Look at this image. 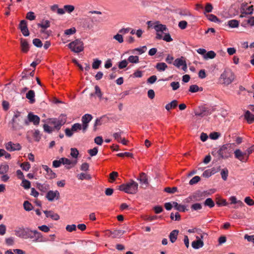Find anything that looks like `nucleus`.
<instances>
[{
    "label": "nucleus",
    "mask_w": 254,
    "mask_h": 254,
    "mask_svg": "<svg viewBox=\"0 0 254 254\" xmlns=\"http://www.w3.org/2000/svg\"><path fill=\"white\" fill-rule=\"evenodd\" d=\"M24 125H28V121L19 112H16L12 119V129L16 130L21 129Z\"/></svg>",
    "instance_id": "f257e3e1"
},
{
    "label": "nucleus",
    "mask_w": 254,
    "mask_h": 254,
    "mask_svg": "<svg viewBox=\"0 0 254 254\" xmlns=\"http://www.w3.org/2000/svg\"><path fill=\"white\" fill-rule=\"evenodd\" d=\"M138 189V183L133 180H130L129 182L120 185L118 188L120 190L132 194L136 193Z\"/></svg>",
    "instance_id": "f03ea898"
},
{
    "label": "nucleus",
    "mask_w": 254,
    "mask_h": 254,
    "mask_svg": "<svg viewBox=\"0 0 254 254\" xmlns=\"http://www.w3.org/2000/svg\"><path fill=\"white\" fill-rule=\"evenodd\" d=\"M234 144L227 143L222 145L218 150V154L222 159H227L231 156Z\"/></svg>",
    "instance_id": "7ed1b4c3"
},
{
    "label": "nucleus",
    "mask_w": 254,
    "mask_h": 254,
    "mask_svg": "<svg viewBox=\"0 0 254 254\" xmlns=\"http://www.w3.org/2000/svg\"><path fill=\"white\" fill-rule=\"evenodd\" d=\"M68 47L73 52L78 53L83 51V42L81 39H76L67 45Z\"/></svg>",
    "instance_id": "20e7f679"
},
{
    "label": "nucleus",
    "mask_w": 254,
    "mask_h": 254,
    "mask_svg": "<svg viewBox=\"0 0 254 254\" xmlns=\"http://www.w3.org/2000/svg\"><path fill=\"white\" fill-rule=\"evenodd\" d=\"M220 78L223 79V84L229 85L234 80L235 75L231 70L226 69L221 74Z\"/></svg>",
    "instance_id": "39448f33"
},
{
    "label": "nucleus",
    "mask_w": 254,
    "mask_h": 254,
    "mask_svg": "<svg viewBox=\"0 0 254 254\" xmlns=\"http://www.w3.org/2000/svg\"><path fill=\"white\" fill-rule=\"evenodd\" d=\"M66 122V117L64 115H61L58 119H50V124L54 126V129L57 130L60 129L61 127Z\"/></svg>",
    "instance_id": "423d86ee"
},
{
    "label": "nucleus",
    "mask_w": 254,
    "mask_h": 254,
    "mask_svg": "<svg viewBox=\"0 0 254 254\" xmlns=\"http://www.w3.org/2000/svg\"><path fill=\"white\" fill-rule=\"evenodd\" d=\"M206 194L207 193L206 191H201L200 190L196 191L187 198V201H201L206 197Z\"/></svg>",
    "instance_id": "0eeeda50"
},
{
    "label": "nucleus",
    "mask_w": 254,
    "mask_h": 254,
    "mask_svg": "<svg viewBox=\"0 0 254 254\" xmlns=\"http://www.w3.org/2000/svg\"><path fill=\"white\" fill-rule=\"evenodd\" d=\"M154 28L156 31V39H161L163 37L162 34L160 32H164L168 31L165 25L160 23L159 21H156L154 22Z\"/></svg>",
    "instance_id": "6e6552de"
},
{
    "label": "nucleus",
    "mask_w": 254,
    "mask_h": 254,
    "mask_svg": "<svg viewBox=\"0 0 254 254\" xmlns=\"http://www.w3.org/2000/svg\"><path fill=\"white\" fill-rule=\"evenodd\" d=\"M194 115L201 118L207 116L211 114V111L209 108L201 106L194 110Z\"/></svg>",
    "instance_id": "1a4fd4ad"
},
{
    "label": "nucleus",
    "mask_w": 254,
    "mask_h": 254,
    "mask_svg": "<svg viewBox=\"0 0 254 254\" xmlns=\"http://www.w3.org/2000/svg\"><path fill=\"white\" fill-rule=\"evenodd\" d=\"M21 77V78L19 81V83L20 85L23 86H30L31 88L33 87L32 85L34 83L33 79H31L25 75V73H22Z\"/></svg>",
    "instance_id": "9d476101"
},
{
    "label": "nucleus",
    "mask_w": 254,
    "mask_h": 254,
    "mask_svg": "<svg viewBox=\"0 0 254 254\" xmlns=\"http://www.w3.org/2000/svg\"><path fill=\"white\" fill-rule=\"evenodd\" d=\"M30 232L31 233H29L28 236H27V239H33V241L34 242L43 241V237L40 232H39L37 230H31Z\"/></svg>",
    "instance_id": "9b49d317"
},
{
    "label": "nucleus",
    "mask_w": 254,
    "mask_h": 254,
    "mask_svg": "<svg viewBox=\"0 0 254 254\" xmlns=\"http://www.w3.org/2000/svg\"><path fill=\"white\" fill-rule=\"evenodd\" d=\"M30 230L27 228H18L15 230V234L18 237L27 239Z\"/></svg>",
    "instance_id": "f8f14e48"
},
{
    "label": "nucleus",
    "mask_w": 254,
    "mask_h": 254,
    "mask_svg": "<svg viewBox=\"0 0 254 254\" xmlns=\"http://www.w3.org/2000/svg\"><path fill=\"white\" fill-rule=\"evenodd\" d=\"M46 198L50 201H53L55 199L58 200L60 198V194L58 190H49L47 192L46 195Z\"/></svg>",
    "instance_id": "ddd939ff"
},
{
    "label": "nucleus",
    "mask_w": 254,
    "mask_h": 254,
    "mask_svg": "<svg viewBox=\"0 0 254 254\" xmlns=\"http://www.w3.org/2000/svg\"><path fill=\"white\" fill-rule=\"evenodd\" d=\"M236 158L243 162H246L248 159L246 152H243L240 149H237L234 151Z\"/></svg>",
    "instance_id": "4468645a"
},
{
    "label": "nucleus",
    "mask_w": 254,
    "mask_h": 254,
    "mask_svg": "<svg viewBox=\"0 0 254 254\" xmlns=\"http://www.w3.org/2000/svg\"><path fill=\"white\" fill-rule=\"evenodd\" d=\"M21 148V147L19 143H13L11 141H9L5 144V148L9 151L20 150Z\"/></svg>",
    "instance_id": "2eb2a0df"
},
{
    "label": "nucleus",
    "mask_w": 254,
    "mask_h": 254,
    "mask_svg": "<svg viewBox=\"0 0 254 254\" xmlns=\"http://www.w3.org/2000/svg\"><path fill=\"white\" fill-rule=\"evenodd\" d=\"M19 27L21 32L24 36H28L29 35V32L27 28V21L26 20H21Z\"/></svg>",
    "instance_id": "dca6fc26"
},
{
    "label": "nucleus",
    "mask_w": 254,
    "mask_h": 254,
    "mask_svg": "<svg viewBox=\"0 0 254 254\" xmlns=\"http://www.w3.org/2000/svg\"><path fill=\"white\" fill-rule=\"evenodd\" d=\"M61 161L63 165H65V168L67 169H69L72 167L74 166L76 163V161H71L66 158L63 157L61 158Z\"/></svg>",
    "instance_id": "f3484780"
},
{
    "label": "nucleus",
    "mask_w": 254,
    "mask_h": 254,
    "mask_svg": "<svg viewBox=\"0 0 254 254\" xmlns=\"http://www.w3.org/2000/svg\"><path fill=\"white\" fill-rule=\"evenodd\" d=\"M27 118L28 119L27 120L28 121V123L32 122L34 125H38L39 124L40 118L38 116L35 115L32 113H30L28 114Z\"/></svg>",
    "instance_id": "a211bd4d"
},
{
    "label": "nucleus",
    "mask_w": 254,
    "mask_h": 254,
    "mask_svg": "<svg viewBox=\"0 0 254 254\" xmlns=\"http://www.w3.org/2000/svg\"><path fill=\"white\" fill-rule=\"evenodd\" d=\"M20 47L22 52L26 53L29 50V45L27 41L23 38L20 39Z\"/></svg>",
    "instance_id": "6ab92c4d"
},
{
    "label": "nucleus",
    "mask_w": 254,
    "mask_h": 254,
    "mask_svg": "<svg viewBox=\"0 0 254 254\" xmlns=\"http://www.w3.org/2000/svg\"><path fill=\"white\" fill-rule=\"evenodd\" d=\"M138 181L143 185L145 186V187H147L149 185V182L148 181V177L144 173H141L139 175V177L137 179Z\"/></svg>",
    "instance_id": "aec40b11"
},
{
    "label": "nucleus",
    "mask_w": 254,
    "mask_h": 254,
    "mask_svg": "<svg viewBox=\"0 0 254 254\" xmlns=\"http://www.w3.org/2000/svg\"><path fill=\"white\" fill-rule=\"evenodd\" d=\"M35 92L34 90H30L26 94V98L29 100L30 104L35 102Z\"/></svg>",
    "instance_id": "412c9836"
},
{
    "label": "nucleus",
    "mask_w": 254,
    "mask_h": 254,
    "mask_svg": "<svg viewBox=\"0 0 254 254\" xmlns=\"http://www.w3.org/2000/svg\"><path fill=\"white\" fill-rule=\"evenodd\" d=\"M196 238L197 240L194 241L191 243V246L194 249H198L203 246L204 243L198 236H196Z\"/></svg>",
    "instance_id": "4be33fe9"
},
{
    "label": "nucleus",
    "mask_w": 254,
    "mask_h": 254,
    "mask_svg": "<svg viewBox=\"0 0 254 254\" xmlns=\"http://www.w3.org/2000/svg\"><path fill=\"white\" fill-rule=\"evenodd\" d=\"M36 184L37 188L39 190L43 192L48 191L50 189V186L47 183L41 184L39 183H37Z\"/></svg>",
    "instance_id": "5701e85b"
},
{
    "label": "nucleus",
    "mask_w": 254,
    "mask_h": 254,
    "mask_svg": "<svg viewBox=\"0 0 254 254\" xmlns=\"http://www.w3.org/2000/svg\"><path fill=\"white\" fill-rule=\"evenodd\" d=\"M47 217H50L54 220H58L60 219V216L57 213H55L52 211H44Z\"/></svg>",
    "instance_id": "b1692460"
},
{
    "label": "nucleus",
    "mask_w": 254,
    "mask_h": 254,
    "mask_svg": "<svg viewBox=\"0 0 254 254\" xmlns=\"http://www.w3.org/2000/svg\"><path fill=\"white\" fill-rule=\"evenodd\" d=\"M109 234L110 235H113V238H120L125 233L124 231L121 230H116L114 231H111L110 230H108Z\"/></svg>",
    "instance_id": "393cba45"
},
{
    "label": "nucleus",
    "mask_w": 254,
    "mask_h": 254,
    "mask_svg": "<svg viewBox=\"0 0 254 254\" xmlns=\"http://www.w3.org/2000/svg\"><path fill=\"white\" fill-rule=\"evenodd\" d=\"M43 168L46 171L48 178L50 179L55 178L56 174L53 172L52 169L48 167L47 165H43Z\"/></svg>",
    "instance_id": "a878e982"
},
{
    "label": "nucleus",
    "mask_w": 254,
    "mask_h": 254,
    "mask_svg": "<svg viewBox=\"0 0 254 254\" xmlns=\"http://www.w3.org/2000/svg\"><path fill=\"white\" fill-rule=\"evenodd\" d=\"M253 6L251 5L249 6L248 8H246V10H245L244 8L242 9L241 10V14L240 16V17H244L247 14H251L253 12Z\"/></svg>",
    "instance_id": "bb28decb"
},
{
    "label": "nucleus",
    "mask_w": 254,
    "mask_h": 254,
    "mask_svg": "<svg viewBox=\"0 0 254 254\" xmlns=\"http://www.w3.org/2000/svg\"><path fill=\"white\" fill-rule=\"evenodd\" d=\"M244 117L249 124L254 122V115L252 114L249 111L246 112Z\"/></svg>",
    "instance_id": "cd10ccee"
},
{
    "label": "nucleus",
    "mask_w": 254,
    "mask_h": 254,
    "mask_svg": "<svg viewBox=\"0 0 254 254\" xmlns=\"http://www.w3.org/2000/svg\"><path fill=\"white\" fill-rule=\"evenodd\" d=\"M179 232V230H174L170 233L169 235V239L171 243H174L176 242L178 238Z\"/></svg>",
    "instance_id": "c85d7f7f"
},
{
    "label": "nucleus",
    "mask_w": 254,
    "mask_h": 254,
    "mask_svg": "<svg viewBox=\"0 0 254 254\" xmlns=\"http://www.w3.org/2000/svg\"><path fill=\"white\" fill-rule=\"evenodd\" d=\"M173 207L179 211L185 212L188 210L185 205L178 204L177 202H173Z\"/></svg>",
    "instance_id": "c756f323"
},
{
    "label": "nucleus",
    "mask_w": 254,
    "mask_h": 254,
    "mask_svg": "<svg viewBox=\"0 0 254 254\" xmlns=\"http://www.w3.org/2000/svg\"><path fill=\"white\" fill-rule=\"evenodd\" d=\"M78 179L80 180H89L91 179V177L90 174L86 173H81L77 175Z\"/></svg>",
    "instance_id": "7c9ffc66"
},
{
    "label": "nucleus",
    "mask_w": 254,
    "mask_h": 254,
    "mask_svg": "<svg viewBox=\"0 0 254 254\" xmlns=\"http://www.w3.org/2000/svg\"><path fill=\"white\" fill-rule=\"evenodd\" d=\"M92 119V116L90 114H86L82 116L81 119V121L82 124H88L91 121Z\"/></svg>",
    "instance_id": "2f4dec72"
},
{
    "label": "nucleus",
    "mask_w": 254,
    "mask_h": 254,
    "mask_svg": "<svg viewBox=\"0 0 254 254\" xmlns=\"http://www.w3.org/2000/svg\"><path fill=\"white\" fill-rule=\"evenodd\" d=\"M178 105V101L176 100H173L171 102L167 104L165 106V109L167 111L170 110L171 109L175 108Z\"/></svg>",
    "instance_id": "473e14b6"
},
{
    "label": "nucleus",
    "mask_w": 254,
    "mask_h": 254,
    "mask_svg": "<svg viewBox=\"0 0 254 254\" xmlns=\"http://www.w3.org/2000/svg\"><path fill=\"white\" fill-rule=\"evenodd\" d=\"M38 26L42 29H46L50 26V22L48 20H43L41 23L37 24Z\"/></svg>",
    "instance_id": "72a5a7b5"
},
{
    "label": "nucleus",
    "mask_w": 254,
    "mask_h": 254,
    "mask_svg": "<svg viewBox=\"0 0 254 254\" xmlns=\"http://www.w3.org/2000/svg\"><path fill=\"white\" fill-rule=\"evenodd\" d=\"M183 57H182L181 58L176 59L173 63V64L177 67L179 68L186 63V61L183 60Z\"/></svg>",
    "instance_id": "f704fd0d"
},
{
    "label": "nucleus",
    "mask_w": 254,
    "mask_h": 254,
    "mask_svg": "<svg viewBox=\"0 0 254 254\" xmlns=\"http://www.w3.org/2000/svg\"><path fill=\"white\" fill-rule=\"evenodd\" d=\"M9 170V166L6 164H0V175L6 174Z\"/></svg>",
    "instance_id": "c9c22d12"
},
{
    "label": "nucleus",
    "mask_w": 254,
    "mask_h": 254,
    "mask_svg": "<svg viewBox=\"0 0 254 254\" xmlns=\"http://www.w3.org/2000/svg\"><path fill=\"white\" fill-rule=\"evenodd\" d=\"M167 67L168 66L165 63H158L156 65V68L158 71H164Z\"/></svg>",
    "instance_id": "e433bc0d"
},
{
    "label": "nucleus",
    "mask_w": 254,
    "mask_h": 254,
    "mask_svg": "<svg viewBox=\"0 0 254 254\" xmlns=\"http://www.w3.org/2000/svg\"><path fill=\"white\" fill-rule=\"evenodd\" d=\"M239 22L237 20L233 19L229 20L228 25L231 28H236L239 26Z\"/></svg>",
    "instance_id": "4c0bfd02"
},
{
    "label": "nucleus",
    "mask_w": 254,
    "mask_h": 254,
    "mask_svg": "<svg viewBox=\"0 0 254 254\" xmlns=\"http://www.w3.org/2000/svg\"><path fill=\"white\" fill-rule=\"evenodd\" d=\"M216 56V54L214 51H210L208 52L205 55H204L203 58L204 59H214Z\"/></svg>",
    "instance_id": "58836bf2"
},
{
    "label": "nucleus",
    "mask_w": 254,
    "mask_h": 254,
    "mask_svg": "<svg viewBox=\"0 0 254 254\" xmlns=\"http://www.w3.org/2000/svg\"><path fill=\"white\" fill-rule=\"evenodd\" d=\"M215 171L213 169H208L205 170L202 174V176L205 178H208L210 177L212 174L215 173Z\"/></svg>",
    "instance_id": "ea45409f"
},
{
    "label": "nucleus",
    "mask_w": 254,
    "mask_h": 254,
    "mask_svg": "<svg viewBox=\"0 0 254 254\" xmlns=\"http://www.w3.org/2000/svg\"><path fill=\"white\" fill-rule=\"evenodd\" d=\"M127 61L130 63L137 64L139 62V57L137 56H130L128 58Z\"/></svg>",
    "instance_id": "a19ab883"
},
{
    "label": "nucleus",
    "mask_w": 254,
    "mask_h": 254,
    "mask_svg": "<svg viewBox=\"0 0 254 254\" xmlns=\"http://www.w3.org/2000/svg\"><path fill=\"white\" fill-rule=\"evenodd\" d=\"M230 200H231V204H238V205L242 207L243 206H244V203L243 202L241 201V200H237V198L235 196H231L230 198Z\"/></svg>",
    "instance_id": "79ce46f5"
},
{
    "label": "nucleus",
    "mask_w": 254,
    "mask_h": 254,
    "mask_svg": "<svg viewBox=\"0 0 254 254\" xmlns=\"http://www.w3.org/2000/svg\"><path fill=\"white\" fill-rule=\"evenodd\" d=\"M205 206H208L210 208H212L214 206V202L211 198H207L204 202Z\"/></svg>",
    "instance_id": "37998d69"
},
{
    "label": "nucleus",
    "mask_w": 254,
    "mask_h": 254,
    "mask_svg": "<svg viewBox=\"0 0 254 254\" xmlns=\"http://www.w3.org/2000/svg\"><path fill=\"white\" fill-rule=\"evenodd\" d=\"M202 87L199 88L197 85H192L190 87L189 91L192 93H194L198 91L199 90L202 91Z\"/></svg>",
    "instance_id": "c03bdc74"
},
{
    "label": "nucleus",
    "mask_w": 254,
    "mask_h": 254,
    "mask_svg": "<svg viewBox=\"0 0 254 254\" xmlns=\"http://www.w3.org/2000/svg\"><path fill=\"white\" fill-rule=\"evenodd\" d=\"M21 186L25 189H29L31 187V183L30 182L26 180L25 178L22 180V183Z\"/></svg>",
    "instance_id": "a18cd8bd"
},
{
    "label": "nucleus",
    "mask_w": 254,
    "mask_h": 254,
    "mask_svg": "<svg viewBox=\"0 0 254 254\" xmlns=\"http://www.w3.org/2000/svg\"><path fill=\"white\" fill-rule=\"evenodd\" d=\"M23 207L26 211H29L33 209V206L28 201H25L23 203Z\"/></svg>",
    "instance_id": "49530a36"
},
{
    "label": "nucleus",
    "mask_w": 254,
    "mask_h": 254,
    "mask_svg": "<svg viewBox=\"0 0 254 254\" xmlns=\"http://www.w3.org/2000/svg\"><path fill=\"white\" fill-rule=\"evenodd\" d=\"M64 8L65 11L70 13L74 10V6L72 5H65L64 6Z\"/></svg>",
    "instance_id": "de8ad7c7"
},
{
    "label": "nucleus",
    "mask_w": 254,
    "mask_h": 254,
    "mask_svg": "<svg viewBox=\"0 0 254 254\" xmlns=\"http://www.w3.org/2000/svg\"><path fill=\"white\" fill-rule=\"evenodd\" d=\"M200 180V178L198 176H195V177H193L189 182V184L190 185H193L196 183H197L198 182H199Z\"/></svg>",
    "instance_id": "09e8293b"
},
{
    "label": "nucleus",
    "mask_w": 254,
    "mask_h": 254,
    "mask_svg": "<svg viewBox=\"0 0 254 254\" xmlns=\"http://www.w3.org/2000/svg\"><path fill=\"white\" fill-rule=\"evenodd\" d=\"M95 94L96 95L99 97L100 100H101L102 98V93L100 88H99V87L98 86L96 85L95 86Z\"/></svg>",
    "instance_id": "8fccbe9b"
},
{
    "label": "nucleus",
    "mask_w": 254,
    "mask_h": 254,
    "mask_svg": "<svg viewBox=\"0 0 254 254\" xmlns=\"http://www.w3.org/2000/svg\"><path fill=\"white\" fill-rule=\"evenodd\" d=\"M113 38L117 41L119 43H122L124 42L123 35L119 33L114 35Z\"/></svg>",
    "instance_id": "3c124183"
},
{
    "label": "nucleus",
    "mask_w": 254,
    "mask_h": 254,
    "mask_svg": "<svg viewBox=\"0 0 254 254\" xmlns=\"http://www.w3.org/2000/svg\"><path fill=\"white\" fill-rule=\"evenodd\" d=\"M33 44L35 46L38 48H41L43 45L41 41L38 38H35L33 40Z\"/></svg>",
    "instance_id": "603ef678"
},
{
    "label": "nucleus",
    "mask_w": 254,
    "mask_h": 254,
    "mask_svg": "<svg viewBox=\"0 0 254 254\" xmlns=\"http://www.w3.org/2000/svg\"><path fill=\"white\" fill-rule=\"evenodd\" d=\"M70 155L73 157L76 158L79 154L78 150L75 148H71L70 149Z\"/></svg>",
    "instance_id": "864d4df0"
},
{
    "label": "nucleus",
    "mask_w": 254,
    "mask_h": 254,
    "mask_svg": "<svg viewBox=\"0 0 254 254\" xmlns=\"http://www.w3.org/2000/svg\"><path fill=\"white\" fill-rule=\"evenodd\" d=\"M71 128L73 132H76L78 130L81 129V125L79 123L74 124L72 126Z\"/></svg>",
    "instance_id": "5fc2aeb1"
},
{
    "label": "nucleus",
    "mask_w": 254,
    "mask_h": 254,
    "mask_svg": "<svg viewBox=\"0 0 254 254\" xmlns=\"http://www.w3.org/2000/svg\"><path fill=\"white\" fill-rule=\"evenodd\" d=\"M20 166L22 170L26 171H28L30 168V164L28 162L21 163Z\"/></svg>",
    "instance_id": "6e6d98bb"
},
{
    "label": "nucleus",
    "mask_w": 254,
    "mask_h": 254,
    "mask_svg": "<svg viewBox=\"0 0 254 254\" xmlns=\"http://www.w3.org/2000/svg\"><path fill=\"white\" fill-rule=\"evenodd\" d=\"M170 218L172 220H175L176 221H179L181 219V216L178 212H176L175 214H174L173 212L171 213Z\"/></svg>",
    "instance_id": "4d7b16f0"
},
{
    "label": "nucleus",
    "mask_w": 254,
    "mask_h": 254,
    "mask_svg": "<svg viewBox=\"0 0 254 254\" xmlns=\"http://www.w3.org/2000/svg\"><path fill=\"white\" fill-rule=\"evenodd\" d=\"M101 64V61L96 59L94 60V62L92 64V66L93 69H98Z\"/></svg>",
    "instance_id": "13d9d810"
},
{
    "label": "nucleus",
    "mask_w": 254,
    "mask_h": 254,
    "mask_svg": "<svg viewBox=\"0 0 254 254\" xmlns=\"http://www.w3.org/2000/svg\"><path fill=\"white\" fill-rule=\"evenodd\" d=\"M228 171L226 169H223L221 172V175L222 179L226 181L227 179Z\"/></svg>",
    "instance_id": "bf43d9fd"
},
{
    "label": "nucleus",
    "mask_w": 254,
    "mask_h": 254,
    "mask_svg": "<svg viewBox=\"0 0 254 254\" xmlns=\"http://www.w3.org/2000/svg\"><path fill=\"white\" fill-rule=\"evenodd\" d=\"M123 131L121 130H119L118 132H116L114 133H113V136L115 139L117 140V141H119V139H122L121 138V134L123 133Z\"/></svg>",
    "instance_id": "052dcab7"
},
{
    "label": "nucleus",
    "mask_w": 254,
    "mask_h": 254,
    "mask_svg": "<svg viewBox=\"0 0 254 254\" xmlns=\"http://www.w3.org/2000/svg\"><path fill=\"white\" fill-rule=\"evenodd\" d=\"M187 25L188 23L186 21L182 20L179 22L178 26L180 29L184 30L186 28Z\"/></svg>",
    "instance_id": "680f3d73"
},
{
    "label": "nucleus",
    "mask_w": 254,
    "mask_h": 254,
    "mask_svg": "<svg viewBox=\"0 0 254 254\" xmlns=\"http://www.w3.org/2000/svg\"><path fill=\"white\" fill-rule=\"evenodd\" d=\"M207 18L210 21L212 22H216L220 21L219 19L215 15L212 14L207 15Z\"/></svg>",
    "instance_id": "e2e57ef3"
},
{
    "label": "nucleus",
    "mask_w": 254,
    "mask_h": 254,
    "mask_svg": "<svg viewBox=\"0 0 254 254\" xmlns=\"http://www.w3.org/2000/svg\"><path fill=\"white\" fill-rule=\"evenodd\" d=\"M26 18L29 20H33L35 19L36 16L33 12L30 11L27 13Z\"/></svg>",
    "instance_id": "0e129e2a"
},
{
    "label": "nucleus",
    "mask_w": 254,
    "mask_h": 254,
    "mask_svg": "<svg viewBox=\"0 0 254 254\" xmlns=\"http://www.w3.org/2000/svg\"><path fill=\"white\" fill-rule=\"evenodd\" d=\"M179 14L183 16H191V14L190 11L187 10H181L179 12Z\"/></svg>",
    "instance_id": "69168bd1"
},
{
    "label": "nucleus",
    "mask_w": 254,
    "mask_h": 254,
    "mask_svg": "<svg viewBox=\"0 0 254 254\" xmlns=\"http://www.w3.org/2000/svg\"><path fill=\"white\" fill-rule=\"evenodd\" d=\"M66 230L68 232H71L73 231H75L76 229V226L74 224L72 225H68L66 226Z\"/></svg>",
    "instance_id": "338daca9"
},
{
    "label": "nucleus",
    "mask_w": 254,
    "mask_h": 254,
    "mask_svg": "<svg viewBox=\"0 0 254 254\" xmlns=\"http://www.w3.org/2000/svg\"><path fill=\"white\" fill-rule=\"evenodd\" d=\"M128 62L126 60H123L119 63V68L123 69L127 67Z\"/></svg>",
    "instance_id": "774afa93"
}]
</instances>
